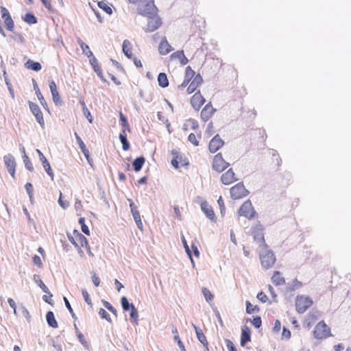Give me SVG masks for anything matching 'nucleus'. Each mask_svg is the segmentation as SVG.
Masks as SVG:
<instances>
[{"label":"nucleus","instance_id":"obj_46","mask_svg":"<svg viewBox=\"0 0 351 351\" xmlns=\"http://www.w3.org/2000/svg\"><path fill=\"white\" fill-rule=\"evenodd\" d=\"M201 134H199L198 135V137L193 133H191L189 135L188 140L189 142H191L193 145L198 146L199 145V140L198 138H200Z\"/></svg>","mask_w":351,"mask_h":351},{"label":"nucleus","instance_id":"obj_34","mask_svg":"<svg viewBox=\"0 0 351 351\" xmlns=\"http://www.w3.org/2000/svg\"><path fill=\"white\" fill-rule=\"evenodd\" d=\"M46 319L49 326L53 328H58V324L52 311H49L47 313Z\"/></svg>","mask_w":351,"mask_h":351},{"label":"nucleus","instance_id":"obj_36","mask_svg":"<svg viewBox=\"0 0 351 351\" xmlns=\"http://www.w3.org/2000/svg\"><path fill=\"white\" fill-rule=\"evenodd\" d=\"M145 161V158L143 156L136 158L132 163V166L134 167V171H139L141 169L143 165H144Z\"/></svg>","mask_w":351,"mask_h":351},{"label":"nucleus","instance_id":"obj_44","mask_svg":"<svg viewBox=\"0 0 351 351\" xmlns=\"http://www.w3.org/2000/svg\"><path fill=\"white\" fill-rule=\"evenodd\" d=\"M79 146H80L81 151L82 152L84 156L86 157L87 161L90 164L92 159H90V152H89L88 149L86 148V145L82 141L80 144H79Z\"/></svg>","mask_w":351,"mask_h":351},{"label":"nucleus","instance_id":"obj_58","mask_svg":"<svg viewBox=\"0 0 351 351\" xmlns=\"http://www.w3.org/2000/svg\"><path fill=\"white\" fill-rule=\"evenodd\" d=\"M32 260L34 265H37L38 267H41L43 263L41 258L39 256L34 255L32 258Z\"/></svg>","mask_w":351,"mask_h":351},{"label":"nucleus","instance_id":"obj_35","mask_svg":"<svg viewBox=\"0 0 351 351\" xmlns=\"http://www.w3.org/2000/svg\"><path fill=\"white\" fill-rule=\"evenodd\" d=\"M119 117H120V121L121 122V126H122V132H126V131L130 132V125L127 121L126 117L123 115V114L121 112H119Z\"/></svg>","mask_w":351,"mask_h":351},{"label":"nucleus","instance_id":"obj_55","mask_svg":"<svg viewBox=\"0 0 351 351\" xmlns=\"http://www.w3.org/2000/svg\"><path fill=\"white\" fill-rule=\"evenodd\" d=\"M99 314L101 316L102 318L106 319L109 322L111 321L109 314L106 312L105 309L100 308L99 311Z\"/></svg>","mask_w":351,"mask_h":351},{"label":"nucleus","instance_id":"obj_29","mask_svg":"<svg viewBox=\"0 0 351 351\" xmlns=\"http://www.w3.org/2000/svg\"><path fill=\"white\" fill-rule=\"evenodd\" d=\"M122 49H123V52L124 53L125 56H127L128 58H132V56H133V54L132 52V45L128 40H123Z\"/></svg>","mask_w":351,"mask_h":351},{"label":"nucleus","instance_id":"obj_48","mask_svg":"<svg viewBox=\"0 0 351 351\" xmlns=\"http://www.w3.org/2000/svg\"><path fill=\"white\" fill-rule=\"evenodd\" d=\"M202 293L208 302H210L213 300V295L211 292L206 287H204L202 290Z\"/></svg>","mask_w":351,"mask_h":351},{"label":"nucleus","instance_id":"obj_18","mask_svg":"<svg viewBox=\"0 0 351 351\" xmlns=\"http://www.w3.org/2000/svg\"><path fill=\"white\" fill-rule=\"evenodd\" d=\"M224 141L221 138L219 134H216L210 141L208 145L209 151L212 153L217 152L223 145Z\"/></svg>","mask_w":351,"mask_h":351},{"label":"nucleus","instance_id":"obj_12","mask_svg":"<svg viewBox=\"0 0 351 351\" xmlns=\"http://www.w3.org/2000/svg\"><path fill=\"white\" fill-rule=\"evenodd\" d=\"M1 17L3 19L5 26L10 32H13L14 29V23L10 14L9 11L5 7H1Z\"/></svg>","mask_w":351,"mask_h":351},{"label":"nucleus","instance_id":"obj_49","mask_svg":"<svg viewBox=\"0 0 351 351\" xmlns=\"http://www.w3.org/2000/svg\"><path fill=\"white\" fill-rule=\"evenodd\" d=\"M79 223L81 226L82 231L86 235H90L89 229L88 226L85 224V219L84 217H80L79 219Z\"/></svg>","mask_w":351,"mask_h":351},{"label":"nucleus","instance_id":"obj_61","mask_svg":"<svg viewBox=\"0 0 351 351\" xmlns=\"http://www.w3.org/2000/svg\"><path fill=\"white\" fill-rule=\"evenodd\" d=\"M64 301L65 302V305H66V307L68 308V310L69 311V312L71 313V314L72 315V317L75 318V313L73 312V310L69 302V300H67L66 298H64Z\"/></svg>","mask_w":351,"mask_h":351},{"label":"nucleus","instance_id":"obj_19","mask_svg":"<svg viewBox=\"0 0 351 351\" xmlns=\"http://www.w3.org/2000/svg\"><path fill=\"white\" fill-rule=\"evenodd\" d=\"M237 178L232 169H229L221 176V181L223 184L229 185L237 180Z\"/></svg>","mask_w":351,"mask_h":351},{"label":"nucleus","instance_id":"obj_1","mask_svg":"<svg viewBox=\"0 0 351 351\" xmlns=\"http://www.w3.org/2000/svg\"><path fill=\"white\" fill-rule=\"evenodd\" d=\"M203 79L199 74L195 75V72L190 66L185 69L184 78L182 83L178 86L179 93L190 95L195 92L197 88L202 84Z\"/></svg>","mask_w":351,"mask_h":351},{"label":"nucleus","instance_id":"obj_13","mask_svg":"<svg viewBox=\"0 0 351 351\" xmlns=\"http://www.w3.org/2000/svg\"><path fill=\"white\" fill-rule=\"evenodd\" d=\"M3 161L6 168L8 169L9 173L13 179L16 178L15 172H16V161L14 157L11 154H7L3 157Z\"/></svg>","mask_w":351,"mask_h":351},{"label":"nucleus","instance_id":"obj_39","mask_svg":"<svg viewBox=\"0 0 351 351\" xmlns=\"http://www.w3.org/2000/svg\"><path fill=\"white\" fill-rule=\"evenodd\" d=\"M119 139L122 143V147L124 151H128L130 146V143L127 140V134L126 132H121L119 134Z\"/></svg>","mask_w":351,"mask_h":351},{"label":"nucleus","instance_id":"obj_20","mask_svg":"<svg viewBox=\"0 0 351 351\" xmlns=\"http://www.w3.org/2000/svg\"><path fill=\"white\" fill-rule=\"evenodd\" d=\"M36 151L38 154L43 168L45 169L47 173L50 176L51 179L53 180L54 178V173L52 169L51 168L49 161L39 149H37Z\"/></svg>","mask_w":351,"mask_h":351},{"label":"nucleus","instance_id":"obj_41","mask_svg":"<svg viewBox=\"0 0 351 351\" xmlns=\"http://www.w3.org/2000/svg\"><path fill=\"white\" fill-rule=\"evenodd\" d=\"M302 282L299 281L298 279L295 278L292 280L291 284L289 285L288 289L291 291H294L300 289L302 287Z\"/></svg>","mask_w":351,"mask_h":351},{"label":"nucleus","instance_id":"obj_64","mask_svg":"<svg viewBox=\"0 0 351 351\" xmlns=\"http://www.w3.org/2000/svg\"><path fill=\"white\" fill-rule=\"evenodd\" d=\"M272 160L273 162H276L277 167L280 165L281 159L278 154H273Z\"/></svg>","mask_w":351,"mask_h":351},{"label":"nucleus","instance_id":"obj_24","mask_svg":"<svg viewBox=\"0 0 351 351\" xmlns=\"http://www.w3.org/2000/svg\"><path fill=\"white\" fill-rule=\"evenodd\" d=\"M171 60L178 61L182 65H185L188 63V59L185 56L184 51H177L173 53L171 56Z\"/></svg>","mask_w":351,"mask_h":351},{"label":"nucleus","instance_id":"obj_21","mask_svg":"<svg viewBox=\"0 0 351 351\" xmlns=\"http://www.w3.org/2000/svg\"><path fill=\"white\" fill-rule=\"evenodd\" d=\"M263 228L261 224H256L252 229V234L254 235V239L259 242L260 243H263L265 245L264 235H263Z\"/></svg>","mask_w":351,"mask_h":351},{"label":"nucleus","instance_id":"obj_26","mask_svg":"<svg viewBox=\"0 0 351 351\" xmlns=\"http://www.w3.org/2000/svg\"><path fill=\"white\" fill-rule=\"evenodd\" d=\"M49 88L51 93L52 99L53 102L57 105L60 104L61 99L59 93L58 91L56 84L54 81L49 82Z\"/></svg>","mask_w":351,"mask_h":351},{"label":"nucleus","instance_id":"obj_60","mask_svg":"<svg viewBox=\"0 0 351 351\" xmlns=\"http://www.w3.org/2000/svg\"><path fill=\"white\" fill-rule=\"evenodd\" d=\"M226 346L229 351H237V348H235V346L232 341H230L229 339H226Z\"/></svg>","mask_w":351,"mask_h":351},{"label":"nucleus","instance_id":"obj_54","mask_svg":"<svg viewBox=\"0 0 351 351\" xmlns=\"http://www.w3.org/2000/svg\"><path fill=\"white\" fill-rule=\"evenodd\" d=\"M217 203L219 204L221 213L222 215H223L225 214L226 207H225L224 202L221 196L218 199Z\"/></svg>","mask_w":351,"mask_h":351},{"label":"nucleus","instance_id":"obj_51","mask_svg":"<svg viewBox=\"0 0 351 351\" xmlns=\"http://www.w3.org/2000/svg\"><path fill=\"white\" fill-rule=\"evenodd\" d=\"M82 107H83L84 114L87 118V119L88 120L89 123H91L93 122V117H92V115L90 114V112L87 108L84 101H82Z\"/></svg>","mask_w":351,"mask_h":351},{"label":"nucleus","instance_id":"obj_45","mask_svg":"<svg viewBox=\"0 0 351 351\" xmlns=\"http://www.w3.org/2000/svg\"><path fill=\"white\" fill-rule=\"evenodd\" d=\"M259 311L258 306H253L249 301L246 302V312L248 314H252Z\"/></svg>","mask_w":351,"mask_h":351},{"label":"nucleus","instance_id":"obj_23","mask_svg":"<svg viewBox=\"0 0 351 351\" xmlns=\"http://www.w3.org/2000/svg\"><path fill=\"white\" fill-rule=\"evenodd\" d=\"M201 208L206 217L212 221H216V217L211 206L207 202H203L201 204Z\"/></svg>","mask_w":351,"mask_h":351},{"label":"nucleus","instance_id":"obj_62","mask_svg":"<svg viewBox=\"0 0 351 351\" xmlns=\"http://www.w3.org/2000/svg\"><path fill=\"white\" fill-rule=\"evenodd\" d=\"M25 188L29 194V197L32 196L33 194V186L30 182H27L25 185Z\"/></svg>","mask_w":351,"mask_h":351},{"label":"nucleus","instance_id":"obj_16","mask_svg":"<svg viewBox=\"0 0 351 351\" xmlns=\"http://www.w3.org/2000/svg\"><path fill=\"white\" fill-rule=\"evenodd\" d=\"M205 101L206 100L199 90L195 92L191 99V104L196 110H199Z\"/></svg>","mask_w":351,"mask_h":351},{"label":"nucleus","instance_id":"obj_53","mask_svg":"<svg viewBox=\"0 0 351 351\" xmlns=\"http://www.w3.org/2000/svg\"><path fill=\"white\" fill-rule=\"evenodd\" d=\"M82 295H83V298L85 300V302L90 306H93V303H92V301H91V299L90 298V295L88 293V291L85 289H83L82 291Z\"/></svg>","mask_w":351,"mask_h":351},{"label":"nucleus","instance_id":"obj_14","mask_svg":"<svg viewBox=\"0 0 351 351\" xmlns=\"http://www.w3.org/2000/svg\"><path fill=\"white\" fill-rule=\"evenodd\" d=\"M29 106L32 114L35 116L38 123L43 128L45 127V120L43 112L39 106L32 101H29Z\"/></svg>","mask_w":351,"mask_h":351},{"label":"nucleus","instance_id":"obj_30","mask_svg":"<svg viewBox=\"0 0 351 351\" xmlns=\"http://www.w3.org/2000/svg\"><path fill=\"white\" fill-rule=\"evenodd\" d=\"M319 316V313L318 311L310 312L308 315L306 327L309 329L311 327V325L318 319Z\"/></svg>","mask_w":351,"mask_h":351},{"label":"nucleus","instance_id":"obj_17","mask_svg":"<svg viewBox=\"0 0 351 351\" xmlns=\"http://www.w3.org/2000/svg\"><path fill=\"white\" fill-rule=\"evenodd\" d=\"M216 109L214 108L210 102L208 103L201 111L200 117L203 121H208L215 112Z\"/></svg>","mask_w":351,"mask_h":351},{"label":"nucleus","instance_id":"obj_50","mask_svg":"<svg viewBox=\"0 0 351 351\" xmlns=\"http://www.w3.org/2000/svg\"><path fill=\"white\" fill-rule=\"evenodd\" d=\"M23 162L25 164V167L30 171H34V167L33 165L29 158V157L25 154L23 156Z\"/></svg>","mask_w":351,"mask_h":351},{"label":"nucleus","instance_id":"obj_31","mask_svg":"<svg viewBox=\"0 0 351 351\" xmlns=\"http://www.w3.org/2000/svg\"><path fill=\"white\" fill-rule=\"evenodd\" d=\"M74 328H75V333H76V335H77V339L79 340V341L82 343V345L86 349H88L89 344H88V341H86V339H85L84 335L80 332V330L77 328L76 324H74Z\"/></svg>","mask_w":351,"mask_h":351},{"label":"nucleus","instance_id":"obj_10","mask_svg":"<svg viewBox=\"0 0 351 351\" xmlns=\"http://www.w3.org/2000/svg\"><path fill=\"white\" fill-rule=\"evenodd\" d=\"M229 166V163L226 162L221 153L215 156L213 161V168L217 172H222Z\"/></svg>","mask_w":351,"mask_h":351},{"label":"nucleus","instance_id":"obj_11","mask_svg":"<svg viewBox=\"0 0 351 351\" xmlns=\"http://www.w3.org/2000/svg\"><path fill=\"white\" fill-rule=\"evenodd\" d=\"M171 154L173 156V158L171 160V165L176 169H178L181 167H186L189 165L188 160L186 158H183L178 151L172 150Z\"/></svg>","mask_w":351,"mask_h":351},{"label":"nucleus","instance_id":"obj_9","mask_svg":"<svg viewBox=\"0 0 351 351\" xmlns=\"http://www.w3.org/2000/svg\"><path fill=\"white\" fill-rule=\"evenodd\" d=\"M239 216H243L249 219H252L256 212L253 208L252 202L250 200L245 201L240 207L238 211Z\"/></svg>","mask_w":351,"mask_h":351},{"label":"nucleus","instance_id":"obj_43","mask_svg":"<svg viewBox=\"0 0 351 351\" xmlns=\"http://www.w3.org/2000/svg\"><path fill=\"white\" fill-rule=\"evenodd\" d=\"M130 318L133 323L135 324H138V313L137 309L135 308L134 305L131 306L130 308Z\"/></svg>","mask_w":351,"mask_h":351},{"label":"nucleus","instance_id":"obj_32","mask_svg":"<svg viewBox=\"0 0 351 351\" xmlns=\"http://www.w3.org/2000/svg\"><path fill=\"white\" fill-rule=\"evenodd\" d=\"M77 43L80 46L83 53L87 56V57H91L93 56V53L90 50L89 46L86 45L85 43L83 42V40L80 38H77Z\"/></svg>","mask_w":351,"mask_h":351},{"label":"nucleus","instance_id":"obj_37","mask_svg":"<svg viewBox=\"0 0 351 351\" xmlns=\"http://www.w3.org/2000/svg\"><path fill=\"white\" fill-rule=\"evenodd\" d=\"M34 89L36 90V94L37 95V97L38 100L40 102V104L44 107L45 109H48L47 101H45L44 97L43 96L39 88L38 87L36 83L34 84Z\"/></svg>","mask_w":351,"mask_h":351},{"label":"nucleus","instance_id":"obj_42","mask_svg":"<svg viewBox=\"0 0 351 351\" xmlns=\"http://www.w3.org/2000/svg\"><path fill=\"white\" fill-rule=\"evenodd\" d=\"M23 19L29 25H33L37 23L36 17L32 13H27L23 17Z\"/></svg>","mask_w":351,"mask_h":351},{"label":"nucleus","instance_id":"obj_56","mask_svg":"<svg viewBox=\"0 0 351 351\" xmlns=\"http://www.w3.org/2000/svg\"><path fill=\"white\" fill-rule=\"evenodd\" d=\"M252 324H253V326L255 328H258L261 326V324H262V321H261V317L258 316V317H254L253 319V320L252 321Z\"/></svg>","mask_w":351,"mask_h":351},{"label":"nucleus","instance_id":"obj_47","mask_svg":"<svg viewBox=\"0 0 351 351\" xmlns=\"http://www.w3.org/2000/svg\"><path fill=\"white\" fill-rule=\"evenodd\" d=\"M121 306H122V308L125 311H129L130 308H131V306L132 305H134L133 304H130L127 298L123 296L121 298Z\"/></svg>","mask_w":351,"mask_h":351},{"label":"nucleus","instance_id":"obj_52","mask_svg":"<svg viewBox=\"0 0 351 351\" xmlns=\"http://www.w3.org/2000/svg\"><path fill=\"white\" fill-rule=\"evenodd\" d=\"M58 203L60 204V206L64 208V209H66V208L69 207V202L67 201V200H64L62 199V194L61 192H60V196H59V199H58Z\"/></svg>","mask_w":351,"mask_h":351},{"label":"nucleus","instance_id":"obj_63","mask_svg":"<svg viewBox=\"0 0 351 351\" xmlns=\"http://www.w3.org/2000/svg\"><path fill=\"white\" fill-rule=\"evenodd\" d=\"M8 302L9 305L10 306V307L12 308H13L14 313L15 315H16V303H15L14 300L12 298H8Z\"/></svg>","mask_w":351,"mask_h":351},{"label":"nucleus","instance_id":"obj_27","mask_svg":"<svg viewBox=\"0 0 351 351\" xmlns=\"http://www.w3.org/2000/svg\"><path fill=\"white\" fill-rule=\"evenodd\" d=\"M193 326L195 330L197 338L202 343L206 350H208V342L202 330L194 324L193 325Z\"/></svg>","mask_w":351,"mask_h":351},{"label":"nucleus","instance_id":"obj_6","mask_svg":"<svg viewBox=\"0 0 351 351\" xmlns=\"http://www.w3.org/2000/svg\"><path fill=\"white\" fill-rule=\"evenodd\" d=\"M260 260L262 267L267 269L273 267L276 262V256L271 250H266L260 254Z\"/></svg>","mask_w":351,"mask_h":351},{"label":"nucleus","instance_id":"obj_28","mask_svg":"<svg viewBox=\"0 0 351 351\" xmlns=\"http://www.w3.org/2000/svg\"><path fill=\"white\" fill-rule=\"evenodd\" d=\"M271 281L276 286L283 285L285 284V279L280 271H275L271 276Z\"/></svg>","mask_w":351,"mask_h":351},{"label":"nucleus","instance_id":"obj_33","mask_svg":"<svg viewBox=\"0 0 351 351\" xmlns=\"http://www.w3.org/2000/svg\"><path fill=\"white\" fill-rule=\"evenodd\" d=\"M25 66L28 69H31L35 71H38L42 69V66L38 62H34L32 60H28L25 63Z\"/></svg>","mask_w":351,"mask_h":351},{"label":"nucleus","instance_id":"obj_8","mask_svg":"<svg viewBox=\"0 0 351 351\" xmlns=\"http://www.w3.org/2000/svg\"><path fill=\"white\" fill-rule=\"evenodd\" d=\"M249 192L243 183L239 182L230 189V196L233 199H239L246 197Z\"/></svg>","mask_w":351,"mask_h":351},{"label":"nucleus","instance_id":"obj_2","mask_svg":"<svg viewBox=\"0 0 351 351\" xmlns=\"http://www.w3.org/2000/svg\"><path fill=\"white\" fill-rule=\"evenodd\" d=\"M67 236L69 241L77 250L80 256H84V253L82 248L87 245L88 241L86 238L76 230H73L72 233H68Z\"/></svg>","mask_w":351,"mask_h":351},{"label":"nucleus","instance_id":"obj_57","mask_svg":"<svg viewBox=\"0 0 351 351\" xmlns=\"http://www.w3.org/2000/svg\"><path fill=\"white\" fill-rule=\"evenodd\" d=\"M38 286L40 287V288L43 291V292L46 293H48L49 294V289L47 288V287L45 285V283L40 280L39 279L38 281Z\"/></svg>","mask_w":351,"mask_h":351},{"label":"nucleus","instance_id":"obj_38","mask_svg":"<svg viewBox=\"0 0 351 351\" xmlns=\"http://www.w3.org/2000/svg\"><path fill=\"white\" fill-rule=\"evenodd\" d=\"M158 82L159 86L165 88L169 85V80L167 75L165 73H160L158 76Z\"/></svg>","mask_w":351,"mask_h":351},{"label":"nucleus","instance_id":"obj_59","mask_svg":"<svg viewBox=\"0 0 351 351\" xmlns=\"http://www.w3.org/2000/svg\"><path fill=\"white\" fill-rule=\"evenodd\" d=\"M257 298L262 302H266L268 300L267 296L263 291H261L257 294Z\"/></svg>","mask_w":351,"mask_h":351},{"label":"nucleus","instance_id":"obj_25","mask_svg":"<svg viewBox=\"0 0 351 351\" xmlns=\"http://www.w3.org/2000/svg\"><path fill=\"white\" fill-rule=\"evenodd\" d=\"M251 341V330L247 326H244L241 330V346H244L247 342Z\"/></svg>","mask_w":351,"mask_h":351},{"label":"nucleus","instance_id":"obj_3","mask_svg":"<svg viewBox=\"0 0 351 351\" xmlns=\"http://www.w3.org/2000/svg\"><path fill=\"white\" fill-rule=\"evenodd\" d=\"M144 3H145L138 5L137 7V12L140 15L148 17L158 14V9L156 6L154 1L146 0Z\"/></svg>","mask_w":351,"mask_h":351},{"label":"nucleus","instance_id":"obj_15","mask_svg":"<svg viewBox=\"0 0 351 351\" xmlns=\"http://www.w3.org/2000/svg\"><path fill=\"white\" fill-rule=\"evenodd\" d=\"M130 202V207L131 210V213L132 214L133 218L138 226V228L142 230L143 228V222L141 218V215L139 211L138 210L137 206L133 202V201L130 199H128Z\"/></svg>","mask_w":351,"mask_h":351},{"label":"nucleus","instance_id":"obj_7","mask_svg":"<svg viewBox=\"0 0 351 351\" xmlns=\"http://www.w3.org/2000/svg\"><path fill=\"white\" fill-rule=\"evenodd\" d=\"M147 18V23L144 28L145 32H153L162 25V19L158 14Z\"/></svg>","mask_w":351,"mask_h":351},{"label":"nucleus","instance_id":"obj_22","mask_svg":"<svg viewBox=\"0 0 351 351\" xmlns=\"http://www.w3.org/2000/svg\"><path fill=\"white\" fill-rule=\"evenodd\" d=\"M171 51H173V48L168 43L167 38L165 37L162 38L158 46L159 53L164 56L168 54Z\"/></svg>","mask_w":351,"mask_h":351},{"label":"nucleus","instance_id":"obj_40","mask_svg":"<svg viewBox=\"0 0 351 351\" xmlns=\"http://www.w3.org/2000/svg\"><path fill=\"white\" fill-rule=\"evenodd\" d=\"M99 8L103 10L108 14H111L112 13V10L111 5L106 1H99L97 3Z\"/></svg>","mask_w":351,"mask_h":351},{"label":"nucleus","instance_id":"obj_5","mask_svg":"<svg viewBox=\"0 0 351 351\" xmlns=\"http://www.w3.org/2000/svg\"><path fill=\"white\" fill-rule=\"evenodd\" d=\"M313 333L317 339H323L331 336L330 328L324 321H320L317 324Z\"/></svg>","mask_w":351,"mask_h":351},{"label":"nucleus","instance_id":"obj_4","mask_svg":"<svg viewBox=\"0 0 351 351\" xmlns=\"http://www.w3.org/2000/svg\"><path fill=\"white\" fill-rule=\"evenodd\" d=\"M313 300L309 296L299 295L295 300V310L299 313H303L313 305Z\"/></svg>","mask_w":351,"mask_h":351}]
</instances>
